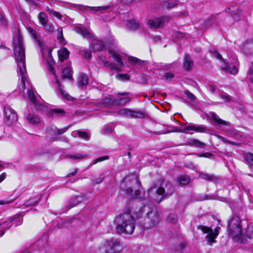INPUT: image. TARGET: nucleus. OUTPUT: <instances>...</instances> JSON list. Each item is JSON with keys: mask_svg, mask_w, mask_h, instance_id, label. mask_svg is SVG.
<instances>
[{"mask_svg": "<svg viewBox=\"0 0 253 253\" xmlns=\"http://www.w3.org/2000/svg\"><path fill=\"white\" fill-rule=\"evenodd\" d=\"M128 111V109L127 108H123L118 111V114L122 116H124L126 117H127V113Z\"/></svg>", "mask_w": 253, "mask_h": 253, "instance_id": "603ef678", "label": "nucleus"}, {"mask_svg": "<svg viewBox=\"0 0 253 253\" xmlns=\"http://www.w3.org/2000/svg\"><path fill=\"white\" fill-rule=\"evenodd\" d=\"M177 181L179 185H187L190 181V178L189 176L187 175H182L177 178Z\"/></svg>", "mask_w": 253, "mask_h": 253, "instance_id": "a878e982", "label": "nucleus"}, {"mask_svg": "<svg viewBox=\"0 0 253 253\" xmlns=\"http://www.w3.org/2000/svg\"><path fill=\"white\" fill-rule=\"evenodd\" d=\"M70 54L69 51L67 48L64 47L58 51V55L61 62L68 58Z\"/></svg>", "mask_w": 253, "mask_h": 253, "instance_id": "aec40b11", "label": "nucleus"}, {"mask_svg": "<svg viewBox=\"0 0 253 253\" xmlns=\"http://www.w3.org/2000/svg\"><path fill=\"white\" fill-rule=\"evenodd\" d=\"M168 17L162 16L160 18H155L148 21L147 24L150 28H157L164 25V21L168 20Z\"/></svg>", "mask_w": 253, "mask_h": 253, "instance_id": "ddd939ff", "label": "nucleus"}, {"mask_svg": "<svg viewBox=\"0 0 253 253\" xmlns=\"http://www.w3.org/2000/svg\"><path fill=\"white\" fill-rule=\"evenodd\" d=\"M104 47V44L101 41H94L92 43V48L94 51L101 50Z\"/></svg>", "mask_w": 253, "mask_h": 253, "instance_id": "cd10ccee", "label": "nucleus"}, {"mask_svg": "<svg viewBox=\"0 0 253 253\" xmlns=\"http://www.w3.org/2000/svg\"><path fill=\"white\" fill-rule=\"evenodd\" d=\"M84 58L89 59L91 57V53L90 51H88L87 50H84Z\"/></svg>", "mask_w": 253, "mask_h": 253, "instance_id": "774afa93", "label": "nucleus"}, {"mask_svg": "<svg viewBox=\"0 0 253 253\" xmlns=\"http://www.w3.org/2000/svg\"><path fill=\"white\" fill-rule=\"evenodd\" d=\"M46 10L49 13L52 14L53 16L57 17L59 19H62V16L58 12L54 10L53 9L49 8L48 7H46Z\"/></svg>", "mask_w": 253, "mask_h": 253, "instance_id": "a19ab883", "label": "nucleus"}, {"mask_svg": "<svg viewBox=\"0 0 253 253\" xmlns=\"http://www.w3.org/2000/svg\"><path fill=\"white\" fill-rule=\"evenodd\" d=\"M215 22V17L213 16H211L208 18L206 21V25L209 26L210 25H211Z\"/></svg>", "mask_w": 253, "mask_h": 253, "instance_id": "5fc2aeb1", "label": "nucleus"}, {"mask_svg": "<svg viewBox=\"0 0 253 253\" xmlns=\"http://www.w3.org/2000/svg\"><path fill=\"white\" fill-rule=\"evenodd\" d=\"M7 25L6 20L0 12V25L5 27Z\"/></svg>", "mask_w": 253, "mask_h": 253, "instance_id": "13d9d810", "label": "nucleus"}, {"mask_svg": "<svg viewBox=\"0 0 253 253\" xmlns=\"http://www.w3.org/2000/svg\"><path fill=\"white\" fill-rule=\"evenodd\" d=\"M27 120L29 124L33 125H37L41 122L40 118L37 116L32 114L28 115Z\"/></svg>", "mask_w": 253, "mask_h": 253, "instance_id": "4be33fe9", "label": "nucleus"}, {"mask_svg": "<svg viewBox=\"0 0 253 253\" xmlns=\"http://www.w3.org/2000/svg\"><path fill=\"white\" fill-rule=\"evenodd\" d=\"M16 199V198H13L12 199L0 200V205H5V204H9L12 203Z\"/></svg>", "mask_w": 253, "mask_h": 253, "instance_id": "6e6d98bb", "label": "nucleus"}, {"mask_svg": "<svg viewBox=\"0 0 253 253\" xmlns=\"http://www.w3.org/2000/svg\"><path fill=\"white\" fill-rule=\"evenodd\" d=\"M138 219H136L135 214L131 215L127 212L119 214L115 219L116 232L119 234H131L135 228L134 221Z\"/></svg>", "mask_w": 253, "mask_h": 253, "instance_id": "f03ea898", "label": "nucleus"}, {"mask_svg": "<svg viewBox=\"0 0 253 253\" xmlns=\"http://www.w3.org/2000/svg\"><path fill=\"white\" fill-rule=\"evenodd\" d=\"M78 135L83 139L88 140L89 138V135L86 131L79 130L77 132Z\"/></svg>", "mask_w": 253, "mask_h": 253, "instance_id": "8fccbe9b", "label": "nucleus"}, {"mask_svg": "<svg viewBox=\"0 0 253 253\" xmlns=\"http://www.w3.org/2000/svg\"><path fill=\"white\" fill-rule=\"evenodd\" d=\"M105 176L104 174H101L99 176V177L96 179H95L93 181V182L95 184H98L101 183L104 179Z\"/></svg>", "mask_w": 253, "mask_h": 253, "instance_id": "3c124183", "label": "nucleus"}, {"mask_svg": "<svg viewBox=\"0 0 253 253\" xmlns=\"http://www.w3.org/2000/svg\"><path fill=\"white\" fill-rule=\"evenodd\" d=\"M72 73L71 64L67 63L62 68L61 77L63 79H71L72 77Z\"/></svg>", "mask_w": 253, "mask_h": 253, "instance_id": "dca6fc26", "label": "nucleus"}, {"mask_svg": "<svg viewBox=\"0 0 253 253\" xmlns=\"http://www.w3.org/2000/svg\"><path fill=\"white\" fill-rule=\"evenodd\" d=\"M88 83V79L87 77L84 75L82 74L79 77V83L81 85H85Z\"/></svg>", "mask_w": 253, "mask_h": 253, "instance_id": "37998d69", "label": "nucleus"}, {"mask_svg": "<svg viewBox=\"0 0 253 253\" xmlns=\"http://www.w3.org/2000/svg\"><path fill=\"white\" fill-rule=\"evenodd\" d=\"M193 66V61L188 54H186L183 60V66L185 70L190 71Z\"/></svg>", "mask_w": 253, "mask_h": 253, "instance_id": "a211bd4d", "label": "nucleus"}, {"mask_svg": "<svg viewBox=\"0 0 253 253\" xmlns=\"http://www.w3.org/2000/svg\"><path fill=\"white\" fill-rule=\"evenodd\" d=\"M111 96H104L102 99V103L105 106L109 105H114L115 99H112Z\"/></svg>", "mask_w": 253, "mask_h": 253, "instance_id": "72a5a7b5", "label": "nucleus"}, {"mask_svg": "<svg viewBox=\"0 0 253 253\" xmlns=\"http://www.w3.org/2000/svg\"><path fill=\"white\" fill-rule=\"evenodd\" d=\"M43 29L49 33H52L54 30V25L52 23L48 22L42 25Z\"/></svg>", "mask_w": 253, "mask_h": 253, "instance_id": "ea45409f", "label": "nucleus"}, {"mask_svg": "<svg viewBox=\"0 0 253 253\" xmlns=\"http://www.w3.org/2000/svg\"><path fill=\"white\" fill-rule=\"evenodd\" d=\"M184 93L191 102L196 100V97L189 90H185Z\"/></svg>", "mask_w": 253, "mask_h": 253, "instance_id": "09e8293b", "label": "nucleus"}, {"mask_svg": "<svg viewBox=\"0 0 253 253\" xmlns=\"http://www.w3.org/2000/svg\"><path fill=\"white\" fill-rule=\"evenodd\" d=\"M243 51L247 54L253 53V40H247L243 45Z\"/></svg>", "mask_w": 253, "mask_h": 253, "instance_id": "6ab92c4d", "label": "nucleus"}, {"mask_svg": "<svg viewBox=\"0 0 253 253\" xmlns=\"http://www.w3.org/2000/svg\"><path fill=\"white\" fill-rule=\"evenodd\" d=\"M168 219L172 223H174L176 221V217L174 214H169L168 216Z\"/></svg>", "mask_w": 253, "mask_h": 253, "instance_id": "69168bd1", "label": "nucleus"}, {"mask_svg": "<svg viewBox=\"0 0 253 253\" xmlns=\"http://www.w3.org/2000/svg\"><path fill=\"white\" fill-rule=\"evenodd\" d=\"M86 156V155L82 153H77L74 155H69L68 157L73 160H81Z\"/></svg>", "mask_w": 253, "mask_h": 253, "instance_id": "79ce46f5", "label": "nucleus"}, {"mask_svg": "<svg viewBox=\"0 0 253 253\" xmlns=\"http://www.w3.org/2000/svg\"><path fill=\"white\" fill-rule=\"evenodd\" d=\"M77 33L81 35L84 38H89L91 37L90 33L85 27H77L75 28Z\"/></svg>", "mask_w": 253, "mask_h": 253, "instance_id": "5701e85b", "label": "nucleus"}, {"mask_svg": "<svg viewBox=\"0 0 253 253\" xmlns=\"http://www.w3.org/2000/svg\"><path fill=\"white\" fill-rule=\"evenodd\" d=\"M38 19L40 23L42 25L45 24L48 22V18L47 14L45 12H40L38 15Z\"/></svg>", "mask_w": 253, "mask_h": 253, "instance_id": "f704fd0d", "label": "nucleus"}, {"mask_svg": "<svg viewBox=\"0 0 253 253\" xmlns=\"http://www.w3.org/2000/svg\"><path fill=\"white\" fill-rule=\"evenodd\" d=\"M131 98L129 97H125L120 99H115V105L124 106L129 102Z\"/></svg>", "mask_w": 253, "mask_h": 253, "instance_id": "c85d7f7f", "label": "nucleus"}, {"mask_svg": "<svg viewBox=\"0 0 253 253\" xmlns=\"http://www.w3.org/2000/svg\"><path fill=\"white\" fill-rule=\"evenodd\" d=\"M68 129V127H64L62 128L59 129L57 128L56 129V133L58 135L62 134L65 132Z\"/></svg>", "mask_w": 253, "mask_h": 253, "instance_id": "680f3d73", "label": "nucleus"}, {"mask_svg": "<svg viewBox=\"0 0 253 253\" xmlns=\"http://www.w3.org/2000/svg\"><path fill=\"white\" fill-rule=\"evenodd\" d=\"M210 51L212 54L213 56L218 60H222L224 63H225L226 60L223 59L221 55L218 53L216 49L212 48L210 50Z\"/></svg>", "mask_w": 253, "mask_h": 253, "instance_id": "58836bf2", "label": "nucleus"}, {"mask_svg": "<svg viewBox=\"0 0 253 253\" xmlns=\"http://www.w3.org/2000/svg\"><path fill=\"white\" fill-rule=\"evenodd\" d=\"M127 27L130 30H134L138 28L140 24L138 21H136L134 20H128L126 23Z\"/></svg>", "mask_w": 253, "mask_h": 253, "instance_id": "2f4dec72", "label": "nucleus"}, {"mask_svg": "<svg viewBox=\"0 0 253 253\" xmlns=\"http://www.w3.org/2000/svg\"><path fill=\"white\" fill-rule=\"evenodd\" d=\"M117 76L119 79L122 81L128 80L129 79V76L126 74H119Z\"/></svg>", "mask_w": 253, "mask_h": 253, "instance_id": "4d7b16f0", "label": "nucleus"}, {"mask_svg": "<svg viewBox=\"0 0 253 253\" xmlns=\"http://www.w3.org/2000/svg\"><path fill=\"white\" fill-rule=\"evenodd\" d=\"M113 131V128L111 127L107 126L106 127L103 131V134L104 135H108L112 133Z\"/></svg>", "mask_w": 253, "mask_h": 253, "instance_id": "bf43d9fd", "label": "nucleus"}, {"mask_svg": "<svg viewBox=\"0 0 253 253\" xmlns=\"http://www.w3.org/2000/svg\"><path fill=\"white\" fill-rule=\"evenodd\" d=\"M135 218L138 220L144 217L143 226L146 228L156 226L160 222L158 211L152 204L145 205L135 213Z\"/></svg>", "mask_w": 253, "mask_h": 253, "instance_id": "f257e3e1", "label": "nucleus"}, {"mask_svg": "<svg viewBox=\"0 0 253 253\" xmlns=\"http://www.w3.org/2000/svg\"><path fill=\"white\" fill-rule=\"evenodd\" d=\"M5 121L7 125H10L17 121L18 118L16 112L9 107H5Z\"/></svg>", "mask_w": 253, "mask_h": 253, "instance_id": "9d476101", "label": "nucleus"}, {"mask_svg": "<svg viewBox=\"0 0 253 253\" xmlns=\"http://www.w3.org/2000/svg\"><path fill=\"white\" fill-rule=\"evenodd\" d=\"M28 31L30 34H31L32 37L36 41V42L38 43L39 46L40 47H42V43L39 39H38L36 31L31 28H29L28 29Z\"/></svg>", "mask_w": 253, "mask_h": 253, "instance_id": "c9c22d12", "label": "nucleus"}, {"mask_svg": "<svg viewBox=\"0 0 253 253\" xmlns=\"http://www.w3.org/2000/svg\"><path fill=\"white\" fill-rule=\"evenodd\" d=\"M23 216L22 213L16 214L10 220L12 221V225L14 224L15 226H18L21 225L23 222V218H21L20 216Z\"/></svg>", "mask_w": 253, "mask_h": 253, "instance_id": "c756f323", "label": "nucleus"}, {"mask_svg": "<svg viewBox=\"0 0 253 253\" xmlns=\"http://www.w3.org/2000/svg\"><path fill=\"white\" fill-rule=\"evenodd\" d=\"M211 118L219 126H227L229 122L221 119L215 113L211 112L210 113Z\"/></svg>", "mask_w": 253, "mask_h": 253, "instance_id": "412c9836", "label": "nucleus"}, {"mask_svg": "<svg viewBox=\"0 0 253 253\" xmlns=\"http://www.w3.org/2000/svg\"><path fill=\"white\" fill-rule=\"evenodd\" d=\"M57 39L61 43H63V42L65 41V39L63 37V30L62 27H60L58 28L57 30Z\"/></svg>", "mask_w": 253, "mask_h": 253, "instance_id": "a18cd8bd", "label": "nucleus"}, {"mask_svg": "<svg viewBox=\"0 0 253 253\" xmlns=\"http://www.w3.org/2000/svg\"><path fill=\"white\" fill-rule=\"evenodd\" d=\"M233 10L231 11V14L233 17V19L236 21H238L240 20V14L241 11L238 8H236L235 7H232Z\"/></svg>", "mask_w": 253, "mask_h": 253, "instance_id": "e433bc0d", "label": "nucleus"}, {"mask_svg": "<svg viewBox=\"0 0 253 253\" xmlns=\"http://www.w3.org/2000/svg\"><path fill=\"white\" fill-rule=\"evenodd\" d=\"M128 61L129 64L138 69L145 66L148 63L146 60H142L133 56H129Z\"/></svg>", "mask_w": 253, "mask_h": 253, "instance_id": "2eb2a0df", "label": "nucleus"}, {"mask_svg": "<svg viewBox=\"0 0 253 253\" xmlns=\"http://www.w3.org/2000/svg\"><path fill=\"white\" fill-rule=\"evenodd\" d=\"M2 225L3 228L9 229L12 225V223L10 220H8L6 222H3Z\"/></svg>", "mask_w": 253, "mask_h": 253, "instance_id": "052dcab7", "label": "nucleus"}, {"mask_svg": "<svg viewBox=\"0 0 253 253\" xmlns=\"http://www.w3.org/2000/svg\"><path fill=\"white\" fill-rule=\"evenodd\" d=\"M109 157L108 156H105L103 157H101L98 158L95 160V162L93 164H94L98 162H100L103 161L104 160H108V159H109Z\"/></svg>", "mask_w": 253, "mask_h": 253, "instance_id": "e2e57ef3", "label": "nucleus"}, {"mask_svg": "<svg viewBox=\"0 0 253 253\" xmlns=\"http://www.w3.org/2000/svg\"><path fill=\"white\" fill-rule=\"evenodd\" d=\"M15 42L13 49L15 58L17 62L18 67L19 68L22 81L24 83L25 75L26 72L25 54V48L23 45V38L19 29H17V38Z\"/></svg>", "mask_w": 253, "mask_h": 253, "instance_id": "7ed1b4c3", "label": "nucleus"}, {"mask_svg": "<svg viewBox=\"0 0 253 253\" xmlns=\"http://www.w3.org/2000/svg\"><path fill=\"white\" fill-rule=\"evenodd\" d=\"M224 63L225 66L222 67V70L228 72L232 74H235L237 73L238 70L235 67V66L232 65H229L226 61L225 63Z\"/></svg>", "mask_w": 253, "mask_h": 253, "instance_id": "b1692460", "label": "nucleus"}, {"mask_svg": "<svg viewBox=\"0 0 253 253\" xmlns=\"http://www.w3.org/2000/svg\"><path fill=\"white\" fill-rule=\"evenodd\" d=\"M191 130L194 132L200 133H207L211 134L212 130L206 127L204 125H188L184 127L182 130L180 131L181 132L187 133V131Z\"/></svg>", "mask_w": 253, "mask_h": 253, "instance_id": "1a4fd4ad", "label": "nucleus"}, {"mask_svg": "<svg viewBox=\"0 0 253 253\" xmlns=\"http://www.w3.org/2000/svg\"><path fill=\"white\" fill-rule=\"evenodd\" d=\"M246 236L249 239H253V226H248L247 227Z\"/></svg>", "mask_w": 253, "mask_h": 253, "instance_id": "de8ad7c7", "label": "nucleus"}, {"mask_svg": "<svg viewBox=\"0 0 253 253\" xmlns=\"http://www.w3.org/2000/svg\"><path fill=\"white\" fill-rule=\"evenodd\" d=\"M247 78L251 82L253 83V68H251L247 74Z\"/></svg>", "mask_w": 253, "mask_h": 253, "instance_id": "864d4df0", "label": "nucleus"}, {"mask_svg": "<svg viewBox=\"0 0 253 253\" xmlns=\"http://www.w3.org/2000/svg\"><path fill=\"white\" fill-rule=\"evenodd\" d=\"M28 97L35 109L40 111H43L46 109V106L37 99L33 91H28Z\"/></svg>", "mask_w": 253, "mask_h": 253, "instance_id": "9b49d317", "label": "nucleus"}, {"mask_svg": "<svg viewBox=\"0 0 253 253\" xmlns=\"http://www.w3.org/2000/svg\"><path fill=\"white\" fill-rule=\"evenodd\" d=\"M174 192V187L170 184H166L165 187L160 186L157 190L158 195L157 198H154V200L157 203L161 202L163 198H167L171 196Z\"/></svg>", "mask_w": 253, "mask_h": 253, "instance_id": "6e6552de", "label": "nucleus"}, {"mask_svg": "<svg viewBox=\"0 0 253 253\" xmlns=\"http://www.w3.org/2000/svg\"><path fill=\"white\" fill-rule=\"evenodd\" d=\"M109 53L111 55V56L114 58L115 61L117 62L118 65L119 66V67H121L123 64V62L120 55L117 54L113 50H109Z\"/></svg>", "mask_w": 253, "mask_h": 253, "instance_id": "393cba45", "label": "nucleus"}, {"mask_svg": "<svg viewBox=\"0 0 253 253\" xmlns=\"http://www.w3.org/2000/svg\"><path fill=\"white\" fill-rule=\"evenodd\" d=\"M188 143L190 145L196 147L204 148L206 146V144L205 143L201 142L199 140L196 139H190Z\"/></svg>", "mask_w": 253, "mask_h": 253, "instance_id": "7c9ffc66", "label": "nucleus"}, {"mask_svg": "<svg viewBox=\"0 0 253 253\" xmlns=\"http://www.w3.org/2000/svg\"><path fill=\"white\" fill-rule=\"evenodd\" d=\"M129 183L126 182V186L127 187L126 189V193L131 197L137 198L139 195L140 192L139 190H133V189L139 186L140 182L137 176L133 175L129 179Z\"/></svg>", "mask_w": 253, "mask_h": 253, "instance_id": "0eeeda50", "label": "nucleus"}, {"mask_svg": "<svg viewBox=\"0 0 253 253\" xmlns=\"http://www.w3.org/2000/svg\"><path fill=\"white\" fill-rule=\"evenodd\" d=\"M108 67L112 70H119L118 66L112 63H108Z\"/></svg>", "mask_w": 253, "mask_h": 253, "instance_id": "0e129e2a", "label": "nucleus"}, {"mask_svg": "<svg viewBox=\"0 0 253 253\" xmlns=\"http://www.w3.org/2000/svg\"><path fill=\"white\" fill-rule=\"evenodd\" d=\"M199 177L201 178L204 179L205 180L214 183L217 182L219 179L217 176L214 175L213 174H208L203 172L200 173Z\"/></svg>", "mask_w": 253, "mask_h": 253, "instance_id": "f3484780", "label": "nucleus"}, {"mask_svg": "<svg viewBox=\"0 0 253 253\" xmlns=\"http://www.w3.org/2000/svg\"><path fill=\"white\" fill-rule=\"evenodd\" d=\"M40 198H31L29 200L26 201L24 203V205L26 207H28L30 206H33L38 204Z\"/></svg>", "mask_w": 253, "mask_h": 253, "instance_id": "4c0bfd02", "label": "nucleus"}, {"mask_svg": "<svg viewBox=\"0 0 253 253\" xmlns=\"http://www.w3.org/2000/svg\"><path fill=\"white\" fill-rule=\"evenodd\" d=\"M162 6L168 9L173 8L178 5V1L176 0H169L168 1H163Z\"/></svg>", "mask_w": 253, "mask_h": 253, "instance_id": "bb28decb", "label": "nucleus"}, {"mask_svg": "<svg viewBox=\"0 0 253 253\" xmlns=\"http://www.w3.org/2000/svg\"><path fill=\"white\" fill-rule=\"evenodd\" d=\"M221 97L224 100L225 102H228L231 99L230 96L227 94H224L221 95Z\"/></svg>", "mask_w": 253, "mask_h": 253, "instance_id": "338daca9", "label": "nucleus"}, {"mask_svg": "<svg viewBox=\"0 0 253 253\" xmlns=\"http://www.w3.org/2000/svg\"><path fill=\"white\" fill-rule=\"evenodd\" d=\"M102 248L105 253H119L122 250L120 241L114 239L106 240L104 243Z\"/></svg>", "mask_w": 253, "mask_h": 253, "instance_id": "423d86ee", "label": "nucleus"}, {"mask_svg": "<svg viewBox=\"0 0 253 253\" xmlns=\"http://www.w3.org/2000/svg\"><path fill=\"white\" fill-rule=\"evenodd\" d=\"M244 159L248 163H253V154L251 153H246L244 154Z\"/></svg>", "mask_w": 253, "mask_h": 253, "instance_id": "49530a36", "label": "nucleus"}, {"mask_svg": "<svg viewBox=\"0 0 253 253\" xmlns=\"http://www.w3.org/2000/svg\"><path fill=\"white\" fill-rule=\"evenodd\" d=\"M48 69L51 74L54 75V77L56 79V83L58 84V89L59 90L61 95L68 100H72L73 97L69 94H68L67 93L65 92V90H63V87L60 84L59 80L57 79V77L55 74V72L53 67L51 65L49 64L48 65Z\"/></svg>", "mask_w": 253, "mask_h": 253, "instance_id": "f8f14e48", "label": "nucleus"}, {"mask_svg": "<svg viewBox=\"0 0 253 253\" xmlns=\"http://www.w3.org/2000/svg\"><path fill=\"white\" fill-rule=\"evenodd\" d=\"M134 115L135 118L143 119L146 116V113L144 111H134Z\"/></svg>", "mask_w": 253, "mask_h": 253, "instance_id": "c03bdc74", "label": "nucleus"}, {"mask_svg": "<svg viewBox=\"0 0 253 253\" xmlns=\"http://www.w3.org/2000/svg\"><path fill=\"white\" fill-rule=\"evenodd\" d=\"M49 114L53 116H63L65 115V111L61 109H52L49 111Z\"/></svg>", "mask_w": 253, "mask_h": 253, "instance_id": "473e14b6", "label": "nucleus"}, {"mask_svg": "<svg viewBox=\"0 0 253 253\" xmlns=\"http://www.w3.org/2000/svg\"><path fill=\"white\" fill-rule=\"evenodd\" d=\"M198 229L201 230L204 234H207L205 238L209 244L211 245L215 242V238L219 234V227H216L214 230L211 227L200 225L197 227Z\"/></svg>", "mask_w": 253, "mask_h": 253, "instance_id": "39448f33", "label": "nucleus"}, {"mask_svg": "<svg viewBox=\"0 0 253 253\" xmlns=\"http://www.w3.org/2000/svg\"><path fill=\"white\" fill-rule=\"evenodd\" d=\"M240 222L241 220L239 216H233L228 221V234L234 239L244 244L247 242V239L242 233Z\"/></svg>", "mask_w": 253, "mask_h": 253, "instance_id": "20e7f679", "label": "nucleus"}, {"mask_svg": "<svg viewBox=\"0 0 253 253\" xmlns=\"http://www.w3.org/2000/svg\"><path fill=\"white\" fill-rule=\"evenodd\" d=\"M84 199V197L81 195L76 196L71 198L67 203V210H69L79 205Z\"/></svg>", "mask_w": 253, "mask_h": 253, "instance_id": "4468645a", "label": "nucleus"}]
</instances>
